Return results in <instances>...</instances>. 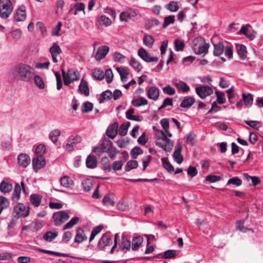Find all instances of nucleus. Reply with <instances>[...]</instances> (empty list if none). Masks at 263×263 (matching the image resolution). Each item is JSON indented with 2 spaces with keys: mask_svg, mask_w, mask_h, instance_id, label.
Segmentation results:
<instances>
[{
  "mask_svg": "<svg viewBox=\"0 0 263 263\" xmlns=\"http://www.w3.org/2000/svg\"><path fill=\"white\" fill-rule=\"evenodd\" d=\"M34 68L30 65L20 63L14 66L12 70V73L17 80L29 82L34 75Z\"/></svg>",
  "mask_w": 263,
  "mask_h": 263,
  "instance_id": "f257e3e1",
  "label": "nucleus"
},
{
  "mask_svg": "<svg viewBox=\"0 0 263 263\" xmlns=\"http://www.w3.org/2000/svg\"><path fill=\"white\" fill-rule=\"evenodd\" d=\"M193 47L196 54L204 57L208 52L210 44L203 37L197 36L193 41Z\"/></svg>",
  "mask_w": 263,
  "mask_h": 263,
  "instance_id": "f03ea898",
  "label": "nucleus"
},
{
  "mask_svg": "<svg viewBox=\"0 0 263 263\" xmlns=\"http://www.w3.org/2000/svg\"><path fill=\"white\" fill-rule=\"evenodd\" d=\"M13 6L10 0H0V16L7 18L13 11Z\"/></svg>",
  "mask_w": 263,
  "mask_h": 263,
  "instance_id": "7ed1b4c3",
  "label": "nucleus"
},
{
  "mask_svg": "<svg viewBox=\"0 0 263 263\" xmlns=\"http://www.w3.org/2000/svg\"><path fill=\"white\" fill-rule=\"evenodd\" d=\"M70 216L65 211H60L54 213L52 218L56 226H60L65 222Z\"/></svg>",
  "mask_w": 263,
  "mask_h": 263,
  "instance_id": "20e7f679",
  "label": "nucleus"
},
{
  "mask_svg": "<svg viewBox=\"0 0 263 263\" xmlns=\"http://www.w3.org/2000/svg\"><path fill=\"white\" fill-rule=\"evenodd\" d=\"M13 214L14 217L18 218L26 217L29 214V208H26L23 203H19L14 208Z\"/></svg>",
  "mask_w": 263,
  "mask_h": 263,
  "instance_id": "39448f33",
  "label": "nucleus"
},
{
  "mask_svg": "<svg viewBox=\"0 0 263 263\" xmlns=\"http://www.w3.org/2000/svg\"><path fill=\"white\" fill-rule=\"evenodd\" d=\"M160 140H162L163 143L159 141H156L155 144L157 146L162 148L166 152L172 151L174 146L173 142L167 137L165 133L162 135V138H160Z\"/></svg>",
  "mask_w": 263,
  "mask_h": 263,
  "instance_id": "423d86ee",
  "label": "nucleus"
},
{
  "mask_svg": "<svg viewBox=\"0 0 263 263\" xmlns=\"http://www.w3.org/2000/svg\"><path fill=\"white\" fill-rule=\"evenodd\" d=\"M196 92L201 99H204L213 93V89L209 86H201L196 88Z\"/></svg>",
  "mask_w": 263,
  "mask_h": 263,
  "instance_id": "0eeeda50",
  "label": "nucleus"
},
{
  "mask_svg": "<svg viewBox=\"0 0 263 263\" xmlns=\"http://www.w3.org/2000/svg\"><path fill=\"white\" fill-rule=\"evenodd\" d=\"M81 141L82 138L79 136H70L67 140L65 147L67 151L71 152L77 144L80 143Z\"/></svg>",
  "mask_w": 263,
  "mask_h": 263,
  "instance_id": "6e6552de",
  "label": "nucleus"
},
{
  "mask_svg": "<svg viewBox=\"0 0 263 263\" xmlns=\"http://www.w3.org/2000/svg\"><path fill=\"white\" fill-rule=\"evenodd\" d=\"M138 55L146 62H157L158 61V58L157 57H152L145 49L141 47L138 52Z\"/></svg>",
  "mask_w": 263,
  "mask_h": 263,
  "instance_id": "1a4fd4ad",
  "label": "nucleus"
},
{
  "mask_svg": "<svg viewBox=\"0 0 263 263\" xmlns=\"http://www.w3.org/2000/svg\"><path fill=\"white\" fill-rule=\"evenodd\" d=\"M108 145L111 146V141L109 140L105 139L100 146L93 148V152L100 156L103 153L107 152Z\"/></svg>",
  "mask_w": 263,
  "mask_h": 263,
  "instance_id": "9d476101",
  "label": "nucleus"
},
{
  "mask_svg": "<svg viewBox=\"0 0 263 263\" xmlns=\"http://www.w3.org/2000/svg\"><path fill=\"white\" fill-rule=\"evenodd\" d=\"M49 51L53 62L55 63H58L59 61L57 59V56L62 52L60 46L57 43H54L50 47Z\"/></svg>",
  "mask_w": 263,
  "mask_h": 263,
  "instance_id": "9b49d317",
  "label": "nucleus"
},
{
  "mask_svg": "<svg viewBox=\"0 0 263 263\" xmlns=\"http://www.w3.org/2000/svg\"><path fill=\"white\" fill-rule=\"evenodd\" d=\"M111 243V238L110 232H107L103 234L98 242V247L104 249L106 246Z\"/></svg>",
  "mask_w": 263,
  "mask_h": 263,
  "instance_id": "f8f14e48",
  "label": "nucleus"
},
{
  "mask_svg": "<svg viewBox=\"0 0 263 263\" xmlns=\"http://www.w3.org/2000/svg\"><path fill=\"white\" fill-rule=\"evenodd\" d=\"M45 165V159L44 157L40 155H37L35 158L32 159V165L34 170L41 169Z\"/></svg>",
  "mask_w": 263,
  "mask_h": 263,
  "instance_id": "ddd939ff",
  "label": "nucleus"
},
{
  "mask_svg": "<svg viewBox=\"0 0 263 263\" xmlns=\"http://www.w3.org/2000/svg\"><path fill=\"white\" fill-rule=\"evenodd\" d=\"M18 164L20 166L26 167L31 162L30 157L26 154H20L17 157Z\"/></svg>",
  "mask_w": 263,
  "mask_h": 263,
  "instance_id": "4468645a",
  "label": "nucleus"
},
{
  "mask_svg": "<svg viewBox=\"0 0 263 263\" xmlns=\"http://www.w3.org/2000/svg\"><path fill=\"white\" fill-rule=\"evenodd\" d=\"M109 50V47L106 45L99 47L95 56L96 60L100 61L104 59L108 52Z\"/></svg>",
  "mask_w": 263,
  "mask_h": 263,
  "instance_id": "2eb2a0df",
  "label": "nucleus"
},
{
  "mask_svg": "<svg viewBox=\"0 0 263 263\" xmlns=\"http://www.w3.org/2000/svg\"><path fill=\"white\" fill-rule=\"evenodd\" d=\"M118 123L115 122L107 128L106 132V135L111 139H114L118 134Z\"/></svg>",
  "mask_w": 263,
  "mask_h": 263,
  "instance_id": "dca6fc26",
  "label": "nucleus"
},
{
  "mask_svg": "<svg viewBox=\"0 0 263 263\" xmlns=\"http://www.w3.org/2000/svg\"><path fill=\"white\" fill-rule=\"evenodd\" d=\"M26 17L25 6L22 5L17 10L14 14V18L17 22L24 21Z\"/></svg>",
  "mask_w": 263,
  "mask_h": 263,
  "instance_id": "f3484780",
  "label": "nucleus"
},
{
  "mask_svg": "<svg viewBox=\"0 0 263 263\" xmlns=\"http://www.w3.org/2000/svg\"><path fill=\"white\" fill-rule=\"evenodd\" d=\"M173 84L179 91L185 92L190 89V87L187 84L182 81L174 80Z\"/></svg>",
  "mask_w": 263,
  "mask_h": 263,
  "instance_id": "a211bd4d",
  "label": "nucleus"
},
{
  "mask_svg": "<svg viewBox=\"0 0 263 263\" xmlns=\"http://www.w3.org/2000/svg\"><path fill=\"white\" fill-rule=\"evenodd\" d=\"M78 90L80 93L84 94L86 97L89 95V89L87 82L83 79L81 80L79 86Z\"/></svg>",
  "mask_w": 263,
  "mask_h": 263,
  "instance_id": "6ab92c4d",
  "label": "nucleus"
},
{
  "mask_svg": "<svg viewBox=\"0 0 263 263\" xmlns=\"http://www.w3.org/2000/svg\"><path fill=\"white\" fill-rule=\"evenodd\" d=\"M143 242V238L140 236L133 237L132 243V249L137 251Z\"/></svg>",
  "mask_w": 263,
  "mask_h": 263,
  "instance_id": "aec40b11",
  "label": "nucleus"
},
{
  "mask_svg": "<svg viewBox=\"0 0 263 263\" xmlns=\"http://www.w3.org/2000/svg\"><path fill=\"white\" fill-rule=\"evenodd\" d=\"M147 96L149 99L153 100L158 99L159 96V90L156 87H150L147 91Z\"/></svg>",
  "mask_w": 263,
  "mask_h": 263,
  "instance_id": "412c9836",
  "label": "nucleus"
},
{
  "mask_svg": "<svg viewBox=\"0 0 263 263\" xmlns=\"http://www.w3.org/2000/svg\"><path fill=\"white\" fill-rule=\"evenodd\" d=\"M86 239L87 237L84 233V230L82 228H78L77 230L74 242L76 243H80Z\"/></svg>",
  "mask_w": 263,
  "mask_h": 263,
  "instance_id": "4be33fe9",
  "label": "nucleus"
},
{
  "mask_svg": "<svg viewBox=\"0 0 263 263\" xmlns=\"http://www.w3.org/2000/svg\"><path fill=\"white\" fill-rule=\"evenodd\" d=\"M214 46L213 54L215 56H219L221 55L224 49V46L223 44L219 42L217 44H213Z\"/></svg>",
  "mask_w": 263,
  "mask_h": 263,
  "instance_id": "5701e85b",
  "label": "nucleus"
},
{
  "mask_svg": "<svg viewBox=\"0 0 263 263\" xmlns=\"http://www.w3.org/2000/svg\"><path fill=\"white\" fill-rule=\"evenodd\" d=\"M195 99L192 97H185L182 101L180 106L182 108H190L195 103Z\"/></svg>",
  "mask_w": 263,
  "mask_h": 263,
  "instance_id": "b1692460",
  "label": "nucleus"
},
{
  "mask_svg": "<svg viewBox=\"0 0 263 263\" xmlns=\"http://www.w3.org/2000/svg\"><path fill=\"white\" fill-rule=\"evenodd\" d=\"M135 109L133 108H129L125 113L126 117L131 120L140 122L142 120L143 118L140 116H134Z\"/></svg>",
  "mask_w": 263,
  "mask_h": 263,
  "instance_id": "393cba45",
  "label": "nucleus"
},
{
  "mask_svg": "<svg viewBox=\"0 0 263 263\" xmlns=\"http://www.w3.org/2000/svg\"><path fill=\"white\" fill-rule=\"evenodd\" d=\"M86 165L89 168H94L97 167V160L95 156L89 155L86 160Z\"/></svg>",
  "mask_w": 263,
  "mask_h": 263,
  "instance_id": "a878e982",
  "label": "nucleus"
},
{
  "mask_svg": "<svg viewBox=\"0 0 263 263\" xmlns=\"http://www.w3.org/2000/svg\"><path fill=\"white\" fill-rule=\"evenodd\" d=\"M67 78L71 81H78L80 79V74L77 70L74 69H70L68 70L67 73H66Z\"/></svg>",
  "mask_w": 263,
  "mask_h": 263,
  "instance_id": "bb28decb",
  "label": "nucleus"
},
{
  "mask_svg": "<svg viewBox=\"0 0 263 263\" xmlns=\"http://www.w3.org/2000/svg\"><path fill=\"white\" fill-rule=\"evenodd\" d=\"M237 52L241 59L244 60L247 57L246 47L242 44H236Z\"/></svg>",
  "mask_w": 263,
  "mask_h": 263,
  "instance_id": "cd10ccee",
  "label": "nucleus"
},
{
  "mask_svg": "<svg viewBox=\"0 0 263 263\" xmlns=\"http://www.w3.org/2000/svg\"><path fill=\"white\" fill-rule=\"evenodd\" d=\"M21 186L18 183H15L14 191L12 195V199L14 201H17L20 198Z\"/></svg>",
  "mask_w": 263,
  "mask_h": 263,
  "instance_id": "c85d7f7f",
  "label": "nucleus"
},
{
  "mask_svg": "<svg viewBox=\"0 0 263 263\" xmlns=\"http://www.w3.org/2000/svg\"><path fill=\"white\" fill-rule=\"evenodd\" d=\"M112 97V93L109 90H107L103 92L99 99V102L102 103L105 101L110 100Z\"/></svg>",
  "mask_w": 263,
  "mask_h": 263,
  "instance_id": "c756f323",
  "label": "nucleus"
},
{
  "mask_svg": "<svg viewBox=\"0 0 263 263\" xmlns=\"http://www.w3.org/2000/svg\"><path fill=\"white\" fill-rule=\"evenodd\" d=\"M136 13L134 11L122 12L120 15V20L122 21L127 22L131 17L135 16Z\"/></svg>",
  "mask_w": 263,
  "mask_h": 263,
  "instance_id": "7c9ffc66",
  "label": "nucleus"
},
{
  "mask_svg": "<svg viewBox=\"0 0 263 263\" xmlns=\"http://www.w3.org/2000/svg\"><path fill=\"white\" fill-rule=\"evenodd\" d=\"M161 258L165 259L175 258L177 256V251L175 250H168L163 253L160 254Z\"/></svg>",
  "mask_w": 263,
  "mask_h": 263,
  "instance_id": "2f4dec72",
  "label": "nucleus"
},
{
  "mask_svg": "<svg viewBox=\"0 0 263 263\" xmlns=\"http://www.w3.org/2000/svg\"><path fill=\"white\" fill-rule=\"evenodd\" d=\"M107 152L109 157L111 159H114L116 158L117 154L119 152V151L113 145V143L111 142V146L108 145Z\"/></svg>",
  "mask_w": 263,
  "mask_h": 263,
  "instance_id": "473e14b6",
  "label": "nucleus"
},
{
  "mask_svg": "<svg viewBox=\"0 0 263 263\" xmlns=\"http://www.w3.org/2000/svg\"><path fill=\"white\" fill-rule=\"evenodd\" d=\"M248 26H250V25H248ZM239 32V33H242L246 35L247 36V37H248L251 40H253L255 37V34H253L248 29L247 25L243 26L241 28Z\"/></svg>",
  "mask_w": 263,
  "mask_h": 263,
  "instance_id": "72a5a7b5",
  "label": "nucleus"
},
{
  "mask_svg": "<svg viewBox=\"0 0 263 263\" xmlns=\"http://www.w3.org/2000/svg\"><path fill=\"white\" fill-rule=\"evenodd\" d=\"M10 204L9 201L5 197L0 196V215L3 211L8 208Z\"/></svg>",
  "mask_w": 263,
  "mask_h": 263,
  "instance_id": "f704fd0d",
  "label": "nucleus"
},
{
  "mask_svg": "<svg viewBox=\"0 0 263 263\" xmlns=\"http://www.w3.org/2000/svg\"><path fill=\"white\" fill-rule=\"evenodd\" d=\"M12 190V185L11 184L3 181L0 184V191L4 193L10 192Z\"/></svg>",
  "mask_w": 263,
  "mask_h": 263,
  "instance_id": "c9c22d12",
  "label": "nucleus"
},
{
  "mask_svg": "<svg viewBox=\"0 0 263 263\" xmlns=\"http://www.w3.org/2000/svg\"><path fill=\"white\" fill-rule=\"evenodd\" d=\"M132 104L135 107H140L142 105H146L147 104V101L143 97H139L136 99H134L132 101Z\"/></svg>",
  "mask_w": 263,
  "mask_h": 263,
  "instance_id": "e433bc0d",
  "label": "nucleus"
},
{
  "mask_svg": "<svg viewBox=\"0 0 263 263\" xmlns=\"http://www.w3.org/2000/svg\"><path fill=\"white\" fill-rule=\"evenodd\" d=\"M58 232H52L51 231H48L43 235V239L46 241L50 242L52 241L54 238H55L58 236Z\"/></svg>",
  "mask_w": 263,
  "mask_h": 263,
  "instance_id": "4c0bfd02",
  "label": "nucleus"
},
{
  "mask_svg": "<svg viewBox=\"0 0 263 263\" xmlns=\"http://www.w3.org/2000/svg\"><path fill=\"white\" fill-rule=\"evenodd\" d=\"M61 184L64 187H68L73 184V182L69 177L65 176L60 179Z\"/></svg>",
  "mask_w": 263,
  "mask_h": 263,
  "instance_id": "58836bf2",
  "label": "nucleus"
},
{
  "mask_svg": "<svg viewBox=\"0 0 263 263\" xmlns=\"http://www.w3.org/2000/svg\"><path fill=\"white\" fill-rule=\"evenodd\" d=\"M132 247L131 246V241L127 240L125 237L122 238V242L119 245V248L121 250H123L124 249H126L127 250H129Z\"/></svg>",
  "mask_w": 263,
  "mask_h": 263,
  "instance_id": "ea45409f",
  "label": "nucleus"
},
{
  "mask_svg": "<svg viewBox=\"0 0 263 263\" xmlns=\"http://www.w3.org/2000/svg\"><path fill=\"white\" fill-rule=\"evenodd\" d=\"M42 196L39 194H32L30 196V201L35 206H38L41 203Z\"/></svg>",
  "mask_w": 263,
  "mask_h": 263,
  "instance_id": "a19ab883",
  "label": "nucleus"
},
{
  "mask_svg": "<svg viewBox=\"0 0 263 263\" xmlns=\"http://www.w3.org/2000/svg\"><path fill=\"white\" fill-rule=\"evenodd\" d=\"M92 76L98 80H102L104 79L105 74L101 69L96 68L92 71Z\"/></svg>",
  "mask_w": 263,
  "mask_h": 263,
  "instance_id": "79ce46f5",
  "label": "nucleus"
},
{
  "mask_svg": "<svg viewBox=\"0 0 263 263\" xmlns=\"http://www.w3.org/2000/svg\"><path fill=\"white\" fill-rule=\"evenodd\" d=\"M243 177L248 181H249L251 180L252 184L254 186H256L260 182V180L258 177L257 176H251L247 173L243 174Z\"/></svg>",
  "mask_w": 263,
  "mask_h": 263,
  "instance_id": "37998d69",
  "label": "nucleus"
},
{
  "mask_svg": "<svg viewBox=\"0 0 263 263\" xmlns=\"http://www.w3.org/2000/svg\"><path fill=\"white\" fill-rule=\"evenodd\" d=\"M161 161L163 163V167L170 173H173L174 171V168L170 163L167 158H162Z\"/></svg>",
  "mask_w": 263,
  "mask_h": 263,
  "instance_id": "c03bdc74",
  "label": "nucleus"
},
{
  "mask_svg": "<svg viewBox=\"0 0 263 263\" xmlns=\"http://www.w3.org/2000/svg\"><path fill=\"white\" fill-rule=\"evenodd\" d=\"M244 122L248 125L256 130L259 129V128H260L261 126V123L257 121L244 120Z\"/></svg>",
  "mask_w": 263,
  "mask_h": 263,
  "instance_id": "a18cd8bd",
  "label": "nucleus"
},
{
  "mask_svg": "<svg viewBox=\"0 0 263 263\" xmlns=\"http://www.w3.org/2000/svg\"><path fill=\"white\" fill-rule=\"evenodd\" d=\"M83 190L85 192L89 191L93 186L92 181L89 179H86L82 182Z\"/></svg>",
  "mask_w": 263,
  "mask_h": 263,
  "instance_id": "49530a36",
  "label": "nucleus"
},
{
  "mask_svg": "<svg viewBox=\"0 0 263 263\" xmlns=\"http://www.w3.org/2000/svg\"><path fill=\"white\" fill-rule=\"evenodd\" d=\"M130 125L129 122H126L123 123L120 127L119 129V134L121 136H125L126 135L128 129Z\"/></svg>",
  "mask_w": 263,
  "mask_h": 263,
  "instance_id": "de8ad7c7",
  "label": "nucleus"
},
{
  "mask_svg": "<svg viewBox=\"0 0 263 263\" xmlns=\"http://www.w3.org/2000/svg\"><path fill=\"white\" fill-rule=\"evenodd\" d=\"M99 24L102 26H108L111 24V21L105 15H101L98 20Z\"/></svg>",
  "mask_w": 263,
  "mask_h": 263,
  "instance_id": "09e8293b",
  "label": "nucleus"
},
{
  "mask_svg": "<svg viewBox=\"0 0 263 263\" xmlns=\"http://www.w3.org/2000/svg\"><path fill=\"white\" fill-rule=\"evenodd\" d=\"M129 65L138 72H139L143 68L140 62L134 58L131 59Z\"/></svg>",
  "mask_w": 263,
  "mask_h": 263,
  "instance_id": "8fccbe9b",
  "label": "nucleus"
},
{
  "mask_svg": "<svg viewBox=\"0 0 263 263\" xmlns=\"http://www.w3.org/2000/svg\"><path fill=\"white\" fill-rule=\"evenodd\" d=\"M60 135L61 131L58 129H56L50 132L49 138L54 143H55L58 141V138Z\"/></svg>",
  "mask_w": 263,
  "mask_h": 263,
  "instance_id": "3c124183",
  "label": "nucleus"
},
{
  "mask_svg": "<svg viewBox=\"0 0 263 263\" xmlns=\"http://www.w3.org/2000/svg\"><path fill=\"white\" fill-rule=\"evenodd\" d=\"M79 220V218L77 217L72 218L68 223H67L63 228V230L70 229L72 228L74 225L77 224Z\"/></svg>",
  "mask_w": 263,
  "mask_h": 263,
  "instance_id": "603ef678",
  "label": "nucleus"
},
{
  "mask_svg": "<svg viewBox=\"0 0 263 263\" xmlns=\"http://www.w3.org/2000/svg\"><path fill=\"white\" fill-rule=\"evenodd\" d=\"M154 41V37L150 35H145L143 37V43L149 48L152 47Z\"/></svg>",
  "mask_w": 263,
  "mask_h": 263,
  "instance_id": "864d4df0",
  "label": "nucleus"
},
{
  "mask_svg": "<svg viewBox=\"0 0 263 263\" xmlns=\"http://www.w3.org/2000/svg\"><path fill=\"white\" fill-rule=\"evenodd\" d=\"M160 24V22L157 19L147 20L145 24V27L147 29H149L155 26H158Z\"/></svg>",
  "mask_w": 263,
  "mask_h": 263,
  "instance_id": "5fc2aeb1",
  "label": "nucleus"
},
{
  "mask_svg": "<svg viewBox=\"0 0 263 263\" xmlns=\"http://www.w3.org/2000/svg\"><path fill=\"white\" fill-rule=\"evenodd\" d=\"M143 150L138 146L133 148L130 151V156L133 159H136L138 156L143 154Z\"/></svg>",
  "mask_w": 263,
  "mask_h": 263,
  "instance_id": "6e6d98bb",
  "label": "nucleus"
},
{
  "mask_svg": "<svg viewBox=\"0 0 263 263\" xmlns=\"http://www.w3.org/2000/svg\"><path fill=\"white\" fill-rule=\"evenodd\" d=\"M242 100H243L245 104L247 106H250L253 102V97L252 95L248 93L246 95L245 93H242Z\"/></svg>",
  "mask_w": 263,
  "mask_h": 263,
  "instance_id": "4d7b16f0",
  "label": "nucleus"
},
{
  "mask_svg": "<svg viewBox=\"0 0 263 263\" xmlns=\"http://www.w3.org/2000/svg\"><path fill=\"white\" fill-rule=\"evenodd\" d=\"M34 81L35 85L40 89H43L45 87V84L42 78L39 75H35L34 77Z\"/></svg>",
  "mask_w": 263,
  "mask_h": 263,
  "instance_id": "13d9d810",
  "label": "nucleus"
},
{
  "mask_svg": "<svg viewBox=\"0 0 263 263\" xmlns=\"http://www.w3.org/2000/svg\"><path fill=\"white\" fill-rule=\"evenodd\" d=\"M242 184V181L239 178L235 177L228 180L227 185L233 184L236 186H240Z\"/></svg>",
  "mask_w": 263,
  "mask_h": 263,
  "instance_id": "bf43d9fd",
  "label": "nucleus"
},
{
  "mask_svg": "<svg viewBox=\"0 0 263 263\" xmlns=\"http://www.w3.org/2000/svg\"><path fill=\"white\" fill-rule=\"evenodd\" d=\"M138 164L136 160H130L127 162L125 166V171L129 172L132 169L137 168Z\"/></svg>",
  "mask_w": 263,
  "mask_h": 263,
  "instance_id": "052dcab7",
  "label": "nucleus"
},
{
  "mask_svg": "<svg viewBox=\"0 0 263 263\" xmlns=\"http://www.w3.org/2000/svg\"><path fill=\"white\" fill-rule=\"evenodd\" d=\"M116 69L120 75L121 81L123 82L125 81L128 75V71L123 68L118 67Z\"/></svg>",
  "mask_w": 263,
  "mask_h": 263,
  "instance_id": "680f3d73",
  "label": "nucleus"
},
{
  "mask_svg": "<svg viewBox=\"0 0 263 263\" xmlns=\"http://www.w3.org/2000/svg\"><path fill=\"white\" fill-rule=\"evenodd\" d=\"M175 50L177 51H182L184 48L185 44L183 41L176 39L174 41Z\"/></svg>",
  "mask_w": 263,
  "mask_h": 263,
  "instance_id": "e2e57ef3",
  "label": "nucleus"
},
{
  "mask_svg": "<svg viewBox=\"0 0 263 263\" xmlns=\"http://www.w3.org/2000/svg\"><path fill=\"white\" fill-rule=\"evenodd\" d=\"M175 22V16L169 15L164 18L163 27L165 28L170 24H173Z\"/></svg>",
  "mask_w": 263,
  "mask_h": 263,
  "instance_id": "0e129e2a",
  "label": "nucleus"
},
{
  "mask_svg": "<svg viewBox=\"0 0 263 263\" xmlns=\"http://www.w3.org/2000/svg\"><path fill=\"white\" fill-rule=\"evenodd\" d=\"M101 163L103 165L104 170L110 171L111 170V166L109 163V161L107 157H103L101 159Z\"/></svg>",
  "mask_w": 263,
  "mask_h": 263,
  "instance_id": "69168bd1",
  "label": "nucleus"
},
{
  "mask_svg": "<svg viewBox=\"0 0 263 263\" xmlns=\"http://www.w3.org/2000/svg\"><path fill=\"white\" fill-rule=\"evenodd\" d=\"M217 101L219 104H223L226 102L225 95L221 91H216Z\"/></svg>",
  "mask_w": 263,
  "mask_h": 263,
  "instance_id": "338daca9",
  "label": "nucleus"
},
{
  "mask_svg": "<svg viewBox=\"0 0 263 263\" xmlns=\"http://www.w3.org/2000/svg\"><path fill=\"white\" fill-rule=\"evenodd\" d=\"M162 90L164 93L169 96H173L175 95L176 92L175 88L169 85L164 87L162 88Z\"/></svg>",
  "mask_w": 263,
  "mask_h": 263,
  "instance_id": "774afa93",
  "label": "nucleus"
}]
</instances>
